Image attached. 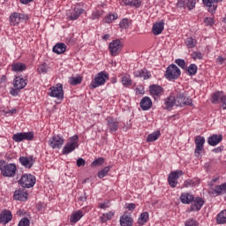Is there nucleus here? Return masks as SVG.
Returning a JSON list of instances; mask_svg holds the SVG:
<instances>
[{"label": "nucleus", "mask_w": 226, "mask_h": 226, "mask_svg": "<svg viewBox=\"0 0 226 226\" xmlns=\"http://www.w3.org/2000/svg\"><path fill=\"white\" fill-rule=\"evenodd\" d=\"M164 75L168 80H177L181 76V70L177 65L172 64L167 67Z\"/></svg>", "instance_id": "f257e3e1"}, {"label": "nucleus", "mask_w": 226, "mask_h": 226, "mask_svg": "<svg viewBox=\"0 0 226 226\" xmlns=\"http://www.w3.org/2000/svg\"><path fill=\"white\" fill-rule=\"evenodd\" d=\"M107 80H109V73L102 71L95 76L94 79L90 84V87H92V89H96V87L103 86Z\"/></svg>", "instance_id": "f03ea898"}, {"label": "nucleus", "mask_w": 226, "mask_h": 226, "mask_svg": "<svg viewBox=\"0 0 226 226\" xmlns=\"http://www.w3.org/2000/svg\"><path fill=\"white\" fill-rule=\"evenodd\" d=\"M19 185L22 188H33L36 185V177L31 174H25L19 180Z\"/></svg>", "instance_id": "7ed1b4c3"}, {"label": "nucleus", "mask_w": 226, "mask_h": 226, "mask_svg": "<svg viewBox=\"0 0 226 226\" xmlns=\"http://www.w3.org/2000/svg\"><path fill=\"white\" fill-rule=\"evenodd\" d=\"M79 147V136L74 135L69 139V142L63 148V154H70Z\"/></svg>", "instance_id": "20e7f679"}, {"label": "nucleus", "mask_w": 226, "mask_h": 226, "mask_svg": "<svg viewBox=\"0 0 226 226\" xmlns=\"http://www.w3.org/2000/svg\"><path fill=\"white\" fill-rule=\"evenodd\" d=\"M48 94L49 96H51V98H57V100H63V98H64L63 85L57 84L56 87H51Z\"/></svg>", "instance_id": "39448f33"}, {"label": "nucleus", "mask_w": 226, "mask_h": 226, "mask_svg": "<svg viewBox=\"0 0 226 226\" xmlns=\"http://www.w3.org/2000/svg\"><path fill=\"white\" fill-rule=\"evenodd\" d=\"M109 50L111 56H118L119 52L123 50V42H121L119 40L112 41L109 45Z\"/></svg>", "instance_id": "423d86ee"}, {"label": "nucleus", "mask_w": 226, "mask_h": 226, "mask_svg": "<svg viewBox=\"0 0 226 226\" xmlns=\"http://www.w3.org/2000/svg\"><path fill=\"white\" fill-rule=\"evenodd\" d=\"M1 171L4 177H13L17 174V166L13 163H9L2 167Z\"/></svg>", "instance_id": "0eeeda50"}, {"label": "nucleus", "mask_w": 226, "mask_h": 226, "mask_svg": "<svg viewBox=\"0 0 226 226\" xmlns=\"http://www.w3.org/2000/svg\"><path fill=\"white\" fill-rule=\"evenodd\" d=\"M34 139V133L29 132H18L12 136L14 142H22V140H33Z\"/></svg>", "instance_id": "6e6552de"}, {"label": "nucleus", "mask_w": 226, "mask_h": 226, "mask_svg": "<svg viewBox=\"0 0 226 226\" xmlns=\"http://www.w3.org/2000/svg\"><path fill=\"white\" fill-rule=\"evenodd\" d=\"M196 148L194 151L195 156H200V153L204 151V144L206 143V139L202 136H196L194 139Z\"/></svg>", "instance_id": "1a4fd4ad"}, {"label": "nucleus", "mask_w": 226, "mask_h": 226, "mask_svg": "<svg viewBox=\"0 0 226 226\" xmlns=\"http://www.w3.org/2000/svg\"><path fill=\"white\" fill-rule=\"evenodd\" d=\"M180 176H183V170H175L169 175L168 181L171 188L177 186V179H179Z\"/></svg>", "instance_id": "9d476101"}, {"label": "nucleus", "mask_w": 226, "mask_h": 226, "mask_svg": "<svg viewBox=\"0 0 226 226\" xmlns=\"http://www.w3.org/2000/svg\"><path fill=\"white\" fill-rule=\"evenodd\" d=\"M49 144L52 149H61V147H63V144H64V139L59 135L53 136L49 139Z\"/></svg>", "instance_id": "9b49d317"}, {"label": "nucleus", "mask_w": 226, "mask_h": 226, "mask_svg": "<svg viewBox=\"0 0 226 226\" xmlns=\"http://www.w3.org/2000/svg\"><path fill=\"white\" fill-rule=\"evenodd\" d=\"M191 203V207L187 210V213H192L193 211H200L202 206H204V200H202V198L200 197L193 198V200Z\"/></svg>", "instance_id": "f8f14e48"}, {"label": "nucleus", "mask_w": 226, "mask_h": 226, "mask_svg": "<svg viewBox=\"0 0 226 226\" xmlns=\"http://www.w3.org/2000/svg\"><path fill=\"white\" fill-rule=\"evenodd\" d=\"M177 107H185L190 105L192 107V99L190 97H185L184 94H178L176 97Z\"/></svg>", "instance_id": "ddd939ff"}, {"label": "nucleus", "mask_w": 226, "mask_h": 226, "mask_svg": "<svg viewBox=\"0 0 226 226\" xmlns=\"http://www.w3.org/2000/svg\"><path fill=\"white\" fill-rule=\"evenodd\" d=\"M108 130H109L110 133H114L119 130V122L116 120L114 117H108L106 118Z\"/></svg>", "instance_id": "4468645a"}, {"label": "nucleus", "mask_w": 226, "mask_h": 226, "mask_svg": "<svg viewBox=\"0 0 226 226\" xmlns=\"http://www.w3.org/2000/svg\"><path fill=\"white\" fill-rule=\"evenodd\" d=\"M222 0H202L203 4L208 8V11L215 15L216 9L218 8L217 3L222 2Z\"/></svg>", "instance_id": "2eb2a0df"}, {"label": "nucleus", "mask_w": 226, "mask_h": 226, "mask_svg": "<svg viewBox=\"0 0 226 226\" xmlns=\"http://www.w3.org/2000/svg\"><path fill=\"white\" fill-rule=\"evenodd\" d=\"M120 225L121 226H133V219L132 218V214L124 213L120 217Z\"/></svg>", "instance_id": "dca6fc26"}, {"label": "nucleus", "mask_w": 226, "mask_h": 226, "mask_svg": "<svg viewBox=\"0 0 226 226\" xmlns=\"http://www.w3.org/2000/svg\"><path fill=\"white\" fill-rule=\"evenodd\" d=\"M82 13H84V9L75 7L72 12L67 13V17L69 20H77V19H79V17H80Z\"/></svg>", "instance_id": "f3484780"}, {"label": "nucleus", "mask_w": 226, "mask_h": 226, "mask_svg": "<svg viewBox=\"0 0 226 226\" xmlns=\"http://www.w3.org/2000/svg\"><path fill=\"white\" fill-rule=\"evenodd\" d=\"M19 162L21 165H23V167H26V169H31V167L34 165V159L31 156H21L19 157Z\"/></svg>", "instance_id": "a211bd4d"}, {"label": "nucleus", "mask_w": 226, "mask_h": 226, "mask_svg": "<svg viewBox=\"0 0 226 226\" xmlns=\"http://www.w3.org/2000/svg\"><path fill=\"white\" fill-rule=\"evenodd\" d=\"M163 88L158 85L150 86V94L154 96V100H158V96H162Z\"/></svg>", "instance_id": "6ab92c4d"}, {"label": "nucleus", "mask_w": 226, "mask_h": 226, "mask_svg": "<svg viewBox=\"0 0 226 226\" xmlns=\"http://www.w3.org/2000/svg\"><path fill=\"white\" fill-rule=\"evenodd\" d=\"M12 218L13 215H11V212L9 210H5L0 215V223H3V225H6V223L11 222Z\"/></svg>", "instance_id": "aec40b11"}, {"label": "nucleus", "mask_w": 226, "mask_h": 226, "mask_svg": "<svg viewBox=\"0 0 226 226\" xmlns=\"http://www.w3.org/2000/svg\"><path fill=\"white\" fill-rule=\"evenodd\" d=\"M27 192L24 190H17L14 192L13 199L14 200H20L22 202L27 200Z\"/></svg>", "instance_id": "412c9836"}, {"label": "nucleus", "mask_w": 226, "mask_h": 226, "mask_svg": "<svg viewBox=\"0 0 226 226\" xmlns=\"http://www.w3.org/2000/svg\"><path fill=\"white\" fill-rule=\"evenodd\" d=\"M165 23L163 21L154 23L152 28L153 34L155 36H158V34H162L164 29Z\"/></svg>", "instance_id": "4be33fe9"}, {"label": "nucleus", "mask_w": 226, "mask_h": 226, "mask_svg": "<svg viewBox=\"0 0 226 226\" xmlns=\"http://www.w3.org/2000/svg\"><path fill=\"white\" fill-rule=\"evenodd\" d=\"M13 86L16 87V89H24L26 86H27V81L26 79L20 78V77H16L13 81Z\"/></svg>", "instance_id": "5701e85b"}, {"label": "nucleus", "mask_w": 226, "mask_h": 226, "mask_svg": "<svg viewBox=\"0 0 226 226\" xmlns=\"http://www.w3.org/2000/svg\"><path fill=\"white\" fill-rule=\"evenodd\" d=\"M103 6H104V4L96 6L95 10L92 13L93 20H96L103 16V13H105V11L103 10H102V8H103Z\"/></svg>", "instance_id": "b1692460"}, {"label": "nucleus", "mask_w": 226, "mask_h": 226, "mask_svg": "<svg viewBox=\"0 0 226 226\" xmlns=\"http://www.w3.org/2000/svg\"><path fill=\"white\" fill-rule=\"evenodd\" d=\"M222 139H223V136H222V134L220 135L213 134L208 138L207 142L209 146H217V144H220Z\"/></svg>", "instance_id": "393cba45"}, {"label": "nucleus", "mask_w": 226, "mask_h": 226, "mask_svg": "<svg viewBox=\"0 0 226 226\" xmlns=\"http://www.w3.org/2000/svg\"><path fill=\"white\" fill-rule=\"evenodd\" d=\"M134 77H143L144 80H147V79H151V72L147 69L138 70L134 72Z\"/></svg>", "instance_id": "a878e982"}, {"label": "nucleus", "mask_w": 226, "mask_h": 226, "mask_svg": "<svg viewBox=\"0 0 226 226\" xmlns=\"http://www.w3.org/2000/svg\"><path fill=\"white\" fill-rule=\"evenodd\" d=\"M153 106V102L149 97H144L140 102V107L142 110H149Z\"/></svg>", "instance_id": "bb28decb"}, {"label": "nucleus", "mask_w": 226, "mask_h": 226, "mask_svg": "<svg viewBox=\"0 0 226 226\" xmlns=\"http://www.w3.org/2000/svg\"><path fill=\"white\" fill-rule=\"evenodd\" d=\"M193 199V195L190 194V192H184L180 196V201L182 204H192Z\"/></svg>", "instance_id": "cd10ccee"}, {"label": "nucleus", "mask_w": 226, "mask_h": 226, "mask_svg": "<svg viewBox=\"0 0 226 226\" xmlns=\"http://www.w3.org/2000/svg\"><path fill=\"white\" fill-rule=\"evenodd\" d=\"M53 52H55V54H64V52H66V44L63 42L56 43L53 47Z\"/></svg>", "instance_id": "c85d7f7f"}, {"label": "nucleus", "mask_w": 226, "mask_h": 226, "mask_svg": "<svg viewBox=\"0 0 226 226\" xmlns=\"http://www.w3.org/2000/svg\"><path fill=\"white\" fill-rule=\"evenodd\" d=\"M11 26H19L20 24V18L19 12H12L9 17Z\"/></svg>", "instance_id": "c756f323"}, {"label": "nucleus", "mask_w": 226, "mask_h": 226, "mask_svg": "<svg viewBox=\"0 0 226 226\" xmlns=\"http://www.w3.org/2000/svg\"><path fill=\"white\" fill-rule=\"evenodd\" d=\"M82 216H84V214L82 213L81 210L75 211L71 215V218H70L71 223H77V222H79V220H80V218H82Z\"/></svg>", "instance_id": "7c9ffc66"}, {"label": "nucleus", "mask_w": 226, "mask_h": 226, "mask_svg": "<svg viewBox=\"0 0 226 226\" xmlns=\"http://www.w3.org/2000/svg\"><path fill=\"white\" fill-rule=\"evenodd\" d=\"M176 103H177L176 102V97L170 96L165 100V102H164L165 109H167V110H170L172 109V107H174V105H176Z\"/></svg>", "instance_id": "2f4dec72"}, {"label": "nucleus", "mask_w": 226, "mask_h": 226, "mask_svg": "<svg viewBox=\"0 0 226 226\" xmlns=\"http://www.w3.org/2000/svg\"><path fill=\"white\" fill-rule=\"evenodd\" d=\"M147 220H149V213L143 212L140 214L139 219H138V224L139 226L144 225V223H147Z\"/></svg>", "instance_id": "473e14b6"}, {"label": "nucleus", "mask_w": 226, "mask_h": 226, "mask_svg": "<svg viewBox=\"0 0 226 226\" xmlns=\"http://www.w3.org/2000/svg\"><path fill=\"white\" fill-rule=\"evenodd\" d=\"M160 135H162L160 131H155L151 134H148L147 137V142H154V140H158V139H160Z\"/></svg>", "instance_id": "72a5a7b5"}, {"label": "nucleus", "mask_w": 226, "mask_h": 226, "mask_svg": "<svg viewBox=\"0 0 226 226\" xmlns=\"http://www.w3.org/2000/svg\"><path fill=\"white\" fill-rule=\"evenodd\" d=\"M216 222L220 225L226 223V210H222L217 215Z\"/></svg>", "instance_id": "f704fd0d"}, {"label": "nucleus", "mask_w": 226, "mask_h": 226, "mask_svg": "<svg viewBox=\"0 0 226 226\" xmlns=\"http://www.w3.org/2000/svg\"><path fill=\"white\" fill-rule=\"evenodd\" d=\"M26 68V64L22 63H16L11 65L12 72H24Z\"/></svg>", "instance_id": "c9c22d12"}, {"label": "nucleus", "mask_w": 226, "mask_h": 226, "mask_svg": "<svg viewBox=\"0 0 226 226\" xmlns=\"http://www.w3.org/2000/svg\"><path fill=\"white\" fill-rule=\"evenodd\" d=\"M214 192L216 193V195H222V193H224V192H226V183L216 185Z\"/></svg>", "instance_id": "e433bc0d"}, {"label": "nucleus", "mask_w": 226, "mask_h": 226, "mask_svg": "<svg viewBox=\"0 0 226 226\" xmlns=\"http://www.w3.org/2000/svg\"><path fill=\"white\" fill-rule=\"evenodd\" d=\"M198 67L195 64H190L189 68L186 69L188 75L191 77L197 73Z\"/></svg>", "instance_id": "4c0bfd02"}, {"label": "nucleus", "mask_w": 226, "mask_h": 226, "mask_svg": "<svg viewBox=\"0 0 226 226\" xmlns=\"http://www.w3.org/2000/svg\"><path fill=\"white\" fill-rule=\"evenodd\" d=\"M82 82V77L79 76L77 78L72 77L69 79V84L72 86H79V84H81Z\"/></svg>", "instance_id": "58836bf2"}, {"label": "nucleus", "mask_w": 226, "mask_h": 226, "mask_svg": "<svg viewBox=\"0 0 226 226\" xmlns=\"http://www.w3.org/2000/svg\"><path fill=\"white\" fill-rule=\"evenodd\" d=\"M185 45L188 47V49H193L197 45V41L192 37H189L185 41Z\"/></svg>", "instance_id": "ea45409f"}, {"label": "nucleus", "mask_w": 226, "mask_h": 226, "mask_svg": "<svg viewBox=\"0 0 226 226\" xmlns=\"http://www.w3.org/2000/svg\"><path fill=\"white\" fill-rule=\"evenodd\" d=\"M222 96H223V92H216L212 95V103H218V100H221Z\"/></svg>", "instance_id": "a19ab883"}, {"label": "nucleus", "mask_w": 226, "mask_h": 226, "mask_svg": "<svg viewBox=\"0 0 226 226\" xmlns=\"http://www.w3.org/2000/svg\"><path fill=\"white\" fill-rule=\"evenodd\" d=\"M103 163H105V159L99 157L91 163V167H100V165H103Z\"/></svg>", "instance_id": "79ce46f5"}, {"label": "nucleus", "mask_w": 226, "mask_h": 226, "mask_svg": "<svg viewBox=\"0 0 226 226\" xmlns=\"http://www.w3.org/2000/svg\"><path fill=\"white\" fill-rule=\"evenodd\" d=\"M109 170H110V167L109 166L105 167L103 170L98 172V177L100 179H103V177H105V176L109 174Z\"/></svg>", "instance_id": "37998d69"}, {"label": "nucleus", "mask_w": 226, "mask_h": 226, "mask_svg": "<svg viewBox=\"0 0 226 226\" xmlns=\"http://www.w3.org/2000/svg\"><path fill=\"white\" fill-rule=\"evenodd\" d=\"M38 73H47L49 72V65L47 64H41L37 69Z\"/></svg>", "instance_id": "c03bdc74"}, {"label": "nucleus", "mask_w": 226, "mask_h": 226, "mask_svg": "<svg viewBox=\"0 0 226 226\" xmlns=\"http://www.w3.org/2000/svg\"><path fill=\"white\" fill-rule=\"evenodd\" d=\"M176 64H177V66H179L180 68H182V70H186V62L185 61V59H176L175 60Z\"/></svg>", "instance_id": "a18cd8bd"}, {"label": "nucleus", "mask_w": 226, "mask_h": 226, "mask_svg": "<svg viewBox=\"0 0 226 226\" xmlns=\"http://www.w3.org/2000/svg\"><path fill=\"white\" fill-rule=\"evenodd\" d=\"M142 5V1L140 0H131L130 5L132 8H140Z\"/></svg>", "instance_id": "49530a36"}, {"label": "nucleus", "mask_w": 226, "mask_h": 226, "mask_svg": "<svg viewBox=\"0 0 226 226\" xmlns=\"http://www.w3.org/2000/svg\"><path fill=\"white\" fill-rule=\"evenodd\" d=\"M122 84L123 86H125V87H127V86H132V79L130 77H123L122 78Z\"/></svg>", "instance_id": "de8ad7c7"}, {"label": "nucleus", "mask_w": 226, "mask_h": 226, "mask_svg": "<svg viewBox=\"0 0 226 226\" xmlns=\"http://www.w3.org/2000/svg\"><path fill=\"white\" fill-rule=\"evenodd\" d=\"M121 29H128L130 24L128 23V19H124L119 24Z\"/></svg>", "instance_id": "09e8293b"}, {"label": "nucleus", "mask_w": 226, "mask_h": 226, "mask_svg": "<svg viewBox=\"0 0 226 226\" xmlns=\"http://www.w3.org/2000/svg\"><path fill=\"white\" fill-rule=\"evenodd\" d=\"M196 1L195 0H186V6L188 10H193L195 8Z\"/></svg>", "instance_id": "8fccbe9b"}, {"label": "nucleus", "mask_w": 226, "mask_h": 226, "mask_svg": "<svg viewBox=\"0 0 226 226\" xmlns=\"http://www.w3.org/2000/svg\"><path fill=\"white\" fill-rule=\"evenodd\" d=\"M29 219L25 217L19 221V226H29Z\"/></svg>", "instance_id": "3c124183"}, {"label": "nucleus", "mask_w": 226, "mask_h": 226, "mask_svg": "<svg viewBox=\"0 0 226 226\" xmlns=\"http://www.w3.org/2000/svg\"><path fill=\"white\" fill-rule=\"evenodd\" d=\"M177 8H186V0H178L177 3Z\"/></svg>", "instance_id": "603ef678"}, {"label": "nucleus", "mask_w": 226, "mask_h": 226, "mask_svg": "<svg viewBox=\"0 0 226 226\" xmlns=\"http://www.w3.org/2000/svg\"><path fill=\"white\" fill-rule=\"evenodd\" d=\"M77 167H84L86 165V160L83 158H79L76 162Z\"/></svg>", "instance_id": "864d4df0"}, {"label": "nucleus", "mask_w": 226, "mask_h": 226, "mask_svg": "<svg viewBox=\"0 0 226 226\" xmlns=\"http://www.w3.org/2000/svg\"><path fill=\"white\" fill-rule=\"evenodd\" d=\"M20 93V88H11V91H10V94L12 95V96H19V94Z\"/></svg>", "instance_id": "5fc2aeb1"}, {"label": "nucleus", "mask_w": 226, "mask_h": 226, "mask_svg": "<svg viewBox=\"0 0 226 226\" xmlns=\"http://www.w3.org/2000/svg\"><path fill=\"white\" fill-rule=\"evenodd\" d=\"M192 59H202V53L195 51L192 54Z\"/></svg>", "instance_id": "6e6d98bb"}, {"label": "nucleus", "mask_w": 226, "mask_h": 226, "mask_svg": "<svg viewBox=\"0 0 226 226\" xmlns=\"http://www.w3.org/2000/svg\"><path fill=\"white\" fill-rule=\"evenodd\" d=\"M19 21L22 22V20H29V15L25 13H19Z\"/></svg>", "instance_id": "4d7b16f0"}, {"label": "nucleus", "mask_w": 226, "mask_h": 226, "mask_svg": "<svg viewBox=\"0 0 226 226\" xmlns=\"http://www.w3.org/2000/svg\"><path fill=\"white\" fill-rule=\"evenodd\" d=\"M185 226H197V221L193 219H189L188 221H186Z\"/></svg>", "instance_id": "13d9d810"}, {"label": "nucleus", "mask_w": 226, "mask_h": 226, "mask_svg": "<svg viewBox=\"0 0 226 226\" xmlns=\"http://www.w3.org/2000/svg\"><path fill=\"white\" fill-rule=\"evenodd\" d=\"M204 22L206 26H213V24H215V21L212 18H206Z\"/></svg>", "instance_id": "bf43d9fd"}, {"label": "nucleus", "mask_w": 226, "mask_h": 226, "mask_svg": "<svg viewBox=\"0 0 226 226\" xmlns=\"http://www.w3.org/2000/svg\"><path fill=\"white\" fill-rule=\"evenodd\" d=\"M126 209H129V211H133L135 209L136 205L134 203H129L125 205Z\"/></svg>", "instance_id": "052dcab7"}, {"label": "nucleus", "mask_w": 226, "mask_h": 226, "mask_svg": "<svg viewBox=\"0 0 226 226\" xmlns=\"http://www.w3.org/2000/svg\"><path fill=\"white\" fill-rule=\"evenodd\" d=\"M185 188H188V187H190V186H193V181H192V180H190V179L186 180V181L185 182Z\"/></svg>", "instance_id": "680f3d73"}, {"label": "nucleus", "mask_w": 226, "mask_h": 226, "mask_svg": "<svg viewBox=\"0 0 226 226\" xmlns=\"http://www.w3.org/2000/svg\"><path fill=\"white\" fill-rule=\"evenodd\" d=\"M221 102H222V109H226V95L221 96Z\"/></svg>", "instance_id": "e2e57ef3"}, {"label": "nucleus", "mask_w": 226, "mask_h": 226, "mask_svg": "<svg viewBox=\"0 0 226 226\" xmlns=\"http://www.w3.org/2000/svg\"><path fill=\"white\" fill-rule=\"evenodd\" d=\"M104 22H105L106 24H110V23L112 22V15H109L108 17H106V18L104 19Z\"/></svg>", "instance_id": "0e129e2a"}, {"label": "nucleus", "mask_w": 226, "mask_h": 226, "mask_svg": "<svg viewBox=\"0 0 226 226\" xmlns=\"http://www.w3.org/2000/svg\"><path fill=\"white\" fill-rule=\"evenodd\" d=\"M99 207L101 209H107V207H109L107 206V203H100Z\"/></svg>", "instance_id": "69168bd1"}, {"label": "nucleus", "mask_w": 226, "mask_h": 226, "mask_svg": "<svg viewBox=\"0 0 226 226\" xmlns=\"http://www.w3.org/2000/svg\"><path fill=\"white\" fill-rule=\"evenodd\" d=\"M217 63H219V64H223V63H225V59H223L222 56H219L217 58Z\"/></svg>", "instance_id": "338daca9"}, {"label": "nucleus", "mask_w": 226, "mask_h": 226, "mask_svg": "<svg viewBox=\"0 0 226 226\" xmlns=\"http://www.w3.org/2000/svg\"><path fill=\"white\" fill-rule=\"evenodd\" d=\"M108 220H110L112 216H114L113 212H109L108 214L105 215Z\"/></svg>", "instance_id": "774afa93"}]
</instances>
